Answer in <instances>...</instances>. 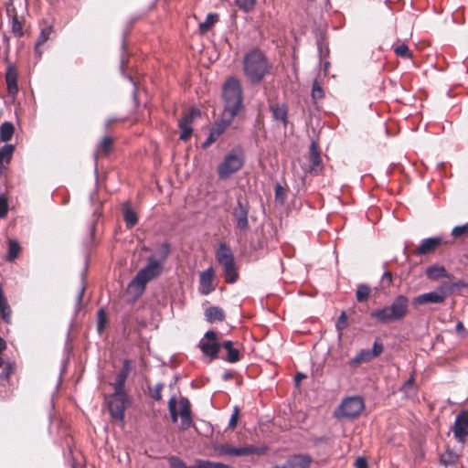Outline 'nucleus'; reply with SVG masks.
<instances>
[{
    "instance_id": "nucleus-1",
    "label": "nucleus",
    "mask_w": 468,
    "mask_h": 468,
    "mask_svg": "<svg viewBox=\"0 0 468 468\" xmlns=\"http://www.w3.org/2000/svg\"><path fill=\"white\" fill-rule=\"evenodd\" d=\"M170 254V245L163 242L159 245L154 254L147 260V264L142 268L130 282V287H135L143 292L148 282L158 277L163 271V265Z\"/></svg>"
},
{
    "instance_id": "nucleus-2",
    "label": "nucleus",
    "mask_w": 468,
    "mask_h": 468,
    "mask_svg": "<svg viewBox=\"0 0 468 468\" xmlns=\"http://www.w3.org/2000/svg\"><path fill=\"white\" fill-rule=\"evenodd\" d=\"M224 111L222 115L227 122H232L242 107V89L239 80L229 77L223 85Z\"/></svg>"
},
{
    "instance_id": "nucleus-3",
    "label": "nucleus",
    "mask_w": 468,
    "mask_h": 468,
    "mask_svg": "<svg viewBox=\"0 0 468 468\" xmlns=\"http://www.w3.org/2000/svg\"><path fill=\"white\" fill-rule=\"evenodd\" d=\"M409 299L399 294L394 298L390 305L376 309L371 313V317L378 323L386 324L401 321L408 314Z\"/></svg>"
},
{
    "instance_id": "nucleus-4",
    "label": "nucleus",
    "mask_w": 468,
    "mask_h": 468,
    "mask_svg": "<svg viewBox=\"0 0 468 468\" xmlns=\"http://www.w3.org/2000/svg\"><path fill=\"white\" fill-rule=\"evenodd\" d=\"M243 70L250 82L259 83L269 72L268 60L261 51L251 50L243 58Z\"/></svg>"
},
{
    "instance_id": "nucleus-5",
    "label": "nucleus",
    "mask_w": 468,
    "mask_h": 468,
    "mask_svg": "<svg viewBox=\"0 0 468 468\" xmlns=\"http://www.w3.org/2000/svg\"><path fill=\"white\" fill-rule=\"evenodd\" d=\"M245 163V154L240 146H236L229 151L222 162L218 165L217 172L221 180L229 179L232 175L239 171Z\"/></svg>"
},
{
    "instance_id": "nucleus-6",
    "label": "nucleus",
    "mask_w": 468,
    "mask_h": 468,
    "mask_svg": "<svg viewBox=\"0 0 468 468\" xmlns=\"http://www.w3.org/2000/svg\"><path fill=\"white\" fill-rule=\"evenodd\" d=\"M129 402V397L125 390L114 389V392L107 399V404L112 418L123 422L124 411Z\"/></svg>"
},
{
    "instance_id": "nucleus-7",
    "label": "nucleus",
    "mask_w": 468,
    "mask_h": 468,
    "mask_svg": "<svg viewBox=\"0 0 468 468\" xmlns=\"http://www.w3.org/2000/svg\"><path fill=\"white\" fill-rule=\"evenodd\" d=\"M365 408L362 398L352 396L344 399L335 413L339 419H354L357 417Z\"/></svg>"
},
{
    "instance_id": "nucleus-8",
    "label": "nucleus",
    "mask_w": 468,
    "mask_h": 468,
    "mask_svg": "<svg viewBox=\"0 0 468 468\" xmlns=\"http://www.w3.org/2000/svg\"><path fill=\"white\" fill-rule=\"evenodd\" d=\"M450 288L446 285L441 284L434 291L420 294L413 298L412 305L419 307L428 303H442L449 296Z\"/></svg>"
},
{
    "instance_id": "nucleus-9",
    "label": "nucleus",
    "mask_w": 468,
    "mask_h": 468,
    "mask_svg": "<svg viewBox=\"0 0 468 468\" xmlns=\"http://www.w3.org/2000/svg\"><path fill=\"white\" fill-rule=\"evenodd\" d=\"M250 207L247 201L238 199L237 205L233 209V217L236 221V228L241 233H246L250 229L249 224Z\"/></svg>"
},
{
    "instance_id": "nucleus-10",
    "label": "nucleus",
    "mask_w": 468,
    "mask_h": 468,
    "mask_svg": "<svg viewBox=\"0 0 468 468\" xmlns=\"http://www.w3.org/2000/svg\"><path fill=\"white\" fill-rule=\"evenodd\" d=\"M453 437L458 442L464 443L468 437V410H461L451 428Z\"/></svg>"
},
{
    "instance_id": "nucleus-11",
    "label": "nucleus",
    "mask_w": 468,
    "mask_h": 468,
    "mask_svg": "<svg viewBox=\"0 0 468 468\" xmlns=\"http://www.w3.org/2000/svg\"><path fill=\"white\" fill-rule=\"evenodd\" d=\"M201 114L198 109L193 108L189 112L184 114V116L178 121V126L181 131L180 139L187 141L193 133L192 122L197 117Z\"/></svg>"
},
{
    "instance_id": "nucleus-12",
    "label": "nucleus",
    "mask_w": 468,
    "mask_h": 468,
    "mask_svg": "<svg viewBox=\"0 0 468 468\" xmlns=\"http://www.w3.org/2000/svg\"><path fill=\"white\" fill-rule=\"evenodd\" d=\"M383 345L376 340L373 344L372 349H362L356 356L352 358L351 365L356 366L362 362H368L373 358L378 356L383 352Z\"/></svg>"
},
{
    "instance_id": "nucleus-13",
    "label": "nucleus",
    "mask_w": 468,
    "mask_h": 468,
    "mask_svg": "<svg viewBox=\"0 0 468 468\" xmlns=\"http://www.w3.org/2000/svg\"><path fill=\"white\" fill-rule=\"evenodd\" d=\"M179 417L181 419L180 428L182 430H187L193 424V420L191 416V405L186 398H181L179 399Z\"/></svg>"
},
{
    "instance_id": "nucleus-14",
    "label": "nucleus",
    "mask_w": 468,
    "mask_h": 468,
    "mask_svg": "<svg viewBox=\"0 0 468 468\" xmlns=\"http://www.w3.org/2000/svg\"><path fill=\"white\" fill-rule=\"evenodd\" d=\"M214 271L212 268H208L204 271L200 272L199 276V292L203 295H207L215 290L213 284Z\"/></svg>"
},
{
    "instance_id": "nucleus-15",
    "label": "nucleus",
    "mask_w": 468,
    "mask_h": 468,
    "mask_svg": "<svg viewBox=\"0 0 468 468\" xmlns=\"http://www.w3.org/2000/svg\"><path fill=\"white\" fill-rule=\"evenodd\" d=\"M230 123L231 122H227L225 120V116L222 115L220 122L217 123L216 126L209 132L207 138L202 144V147L206 149L214 142H216Z\"/></svg>"
},
{
    "instance_id": "nucleus-16",
    "label": "nucleus",
    "mask_w": 468,
    "mask_h": 468,
    "mask_svg": "<svg viewBox=\"0 0 468 468\" xmlns=\"http://www.w3.org/2000/svg\"><path fill=\"white\" fill-rule=\"evenodd\" d=\"M443 239L441 237H431L428 239H422L420 244L418 246L416 250V253L418 255L428 254L433 250H435L441 243Z\"/></svg>"
},
{
    "instance_id": "nucleus-17",
    "label": "nucleus",
    "mask_w": 468,
    "mask_h": 468,
    "mask_svg": "<svg viewBox=\"0 0 468 468\" xmlns=\"http://www.w3.org/2000/svg\"><path fill=\"white\" fill-rule=\"evenodd\" d=\"M132 370V362L129 359H125L122 362V368L118 372L115 382H114V389L117 390H125V381Z\"/></svg>"
},
{
    "instance_id": "nucleus-18",
    "label": "nucleus",
    "mask_w": 468,
    "mask_h": 468,
    "mask_svg": "<svg viewBox=\"0 0 468 468\" xmlns=\"http://www.w3.org/2000/svg\"><path fill=\"white\" fill-rule=\"evenodd\" d=\"M218 262L223 267L235 261L231 249L226 243H220L216 252Z\"/></svg>"
},
{
    "instance_id": "nucleus-19",
    "label": "nucleus",
    "mask_w": 468,
    "mask_h": 468,
    "mask_svg": "<svg viewBox=\"0 0 468 468\" xmlns=\"http://www.w3.org/2000/svg\"><path fill=\"white\" fill-rule=\"evenodd\" d=\"M309 162L311 172L317 173L322 169V159L318 150V145L314 141H313L309 146Z\"/></svg>"
},
{
    "instance_id": "nucleus-20",
    "label": "nucleus",
    "mask_w": 468,
    "mask_h": 468,
    "mask_svg": "<svg viewBox=\"0 0 468 468\" xmlns=\"http://www.w3.org/2000/svg\"><path fill=\"white\" fill-rule=\"evenodd\" d=\"M6 13H7V16L11 19L12 33L15 36L21 37L24 35V30H23V21L24 20H23V18L22 17L20 18L16 15L15 7L7 8Z\"/></svg>"
},
{
    "instance_id": "nucleus-21",
    "label": "nucleus",
    "mask_w": 468,
    "mask_h": 468,
    "mask_svg": "<svg viewBox=\"0 0 468 468\" xmlns=\"http://www.w3.org/2000/svg\"><path fill=\"white\" fill-rule=\"evenodd\" d=\"M5 81L7 91L11 95H15L18 91L17 72L13 65L8 66L5 72Z\"/></svg>"
},
{
    "instance_id": "nucleus-22",
    "label": "nucleus",
    "mask_w": 468,
    "mask_h": 468,
    "mask_svg": "<svg viewBox=\"0 0 468 468\" xmlns=\"http://www.w3.org/2000/svg\"><path fill=\"white\" fill-rule=\"evenodd\" d=\"M198 346L202 353L210 359L217 357L219 350V345L217 342L201 340Z\"/></svg>"
},
{
    "instance_id": "nucleus-23",
    "label": "nucleus",
    "mask_w": 468,
    "mask_h": 468,
    "mask_svg": "<svg viewBox=\"0 0 468 468\" xmlns=\"http://www.w3.org/2000/svg\"><path fill=\"white\" fill-rule=\"evenodd\" d=\"M271 111L273 120L282 122L283 126L286 127L288 122L287 107L284 104H275L271 106Z\"/></svg>"
},
{
    "instance_id": "nucleus-24",
    "label": "nucleus",
    "mask_w": 468,
    "mask_h": 468,
    "mask_svg": "<svg viewBox=\"0 0 468 468\" xmlns=\"http://www.w3.org/2000/svg\"><path fill=\"white\" fill-rule=\"evenodd\" d=\"M11 307L8 304L5 296L4 295L2 284L0 283V315L6 324L11 323Z\"/></svg>"
},
{
    "instance_id": "nucleus-25",
    "label": "nucleus",
    "mask_w": 468,
    "mask_h": 468,
    "mask_svg": "<svg viewBox=\"0 0 468 468\" xmlns=\"http://www.w3.org/2000/svg\"><path fill=\"white\" fill-rule=\"evenodd\" d=\"M266 447H256L252 445L244 446V447H235V455L234 456H245L250 454H262L266 452Z\"/></svg>"
},
{
    "instance_id": "nucleus-26",
    "label": "nucleus",
    "mask_w": 468,
    "mask_h": 468,
    "mask_svg": "<svg viewBox=\"0 0 468 468\" xmlns=\"http://www.w3.org/2000/svg\"><path fill=\"white\" fill-rule=\"evenodd\" d=\"M123 218L128 229L133 228L137 222L138 218L136 212L130 207L127 204L123 205Z\"/></svg>"
},
{
    "instance_id": "nucleus-27",
    "label": "nucleus",
    "mask_w": 468,
    "mask_h": 468,
    "mask_svg": "<svg viewBox=\"0 0 468 468\" xmlns=\"http://www.w3.org/2000/svg\"><path fill=\"white\" fill-rule=\"evenodd\" d=\"M426 275L430 280L437 281L443 276H447V271L444 266L431 265L427 268Z\"/></svg>"
},
{
    "instance_id": "nucleus-28",
    "label": "nucleus",
    "mask_w": 468,
    "mask_h": 468,
    "mask_svg": "<svg viewBox=\"0 0 468 468\" xmlns=\"http://www.w3.org/2000/svg\"><path fill=\"white\" fill-rule=\"evenodd\" d=\"M168 463L170 468H202V460L199 459L196 460L193 465L187 466L186 463L177 456H170L168 458Z\"/></svg>"
},
{
    "instance_id": "nucleus-29",
    "label": "nucleus",
    "mask_w": 468,
    "mask_h": 468,
    "mask_svg": "<svg viewBox=\"0 0 468 468\" xmlns=\"http://www.w3.org/2000/svg\"><path fill=\"white\" fill-rule=\"evenodd\" d=\"M206 319L209 323L222 321L225 318L224 312L217 306H210L205 312Z\"/></svg>"
},
{
    "instance_id": "nucleus-30",
    "label": "nucleus",
    "mask_w": 468,
    "mask_h": 468,
    "mask_svg": "<svg viewBox=\"0 0 468 468\" xmlns=\"http://www.w3.org/2000/svg\"><path fill=\"white\" fill-rule=\"evenodd\" d=\"M225 280L228 283H234L237 282L239 274L237 271L236 262L233 261L229 265L223 267Z\"/></svg>"
},
{
    "instance_id": "nucleus-31",
    "label": "nucleus",
    "mask_w": 468,
    "mask_h": 468,
    "mask_svg": "<svg viewBox=\"0 0 468 468\" xmlns=\"http://www.w3.org/2000/svg\"><path fill=\"white\" fill-rule=\"evenodd\" d=\"M223 347L228 352L227 361L229 363H236L239 360V351L233 347V342L227 340L222 344Z\"/></svg>"
},
{
    "instance_id": "nucleus-32",
    "label": "nucleus",
    "mask_w": 468,
    "mask_h": 468,
    "mask_svg": "<svg viewBox=\"0 0 468 468\" xmlns=\"http://www.w3.org/2000/svg\"><path fill=\"white\" fill-rule=\"evenodd\" d=\"M218 15L209 13L207 15L205 21L199 23L198 28L201 35H205L217 22Z\"/></svg>"
},
{
    "instance_id": "nucleus-33",
    "label": "nucleus",
    "mask_w": 468,
    "mask_h": 468,
    "mask_svg": "<svg viewBox=\"0 0 468 468\" xmlns=\"http://www.w3.org/2000/svg\"><path fill=\"white\" fill-rule=\"evenodd\" d=\"M14 133V125L10 122H5L0 126V139L2 142H7Z\"/></svg>"
},
{
    "instance_id": "nucleus-34",
    "label": "nucleus",
    "mask_w": 468,
    "mask_h": 468,
    "mask_svg": "<svg viewBox=\"0 0 468 468\" xmlns=\"http://www.w3.org/2000/svg\"><path fill=\"white\" fill-rule=\"evenodd\" d=\"M16 370V364L8 362L5 364L2 372L0 373V382H8L10 377L14 374Z\"/></svg>"
},
{
    "instance_id": "nucleus-35",
    "label": "nucleus",
    "mask_w": 468,
    "mask_h": 468,
    "mask_svg": "<svg viewBox=\"0 0 468 468\" xmlns=\"http://www.w3.org/2000/svg\"><path fill=\"white\" fill-rule=\"evenodd\" d=\"M13 151H14V146L11 144L4 145L3 148L0 150V174L2 173V170L4 167V165H3L4 161L6 160V162H9V160L11 159Z\"/></svg>"
},
{
    "instance_id": "nucleus-36",
    "label": "nucleus",
    "mask_w": 468,
    "mask_h": 468,
    "mask_svg": "<svg viewBox=\"0 0 468 468\" xmlns=\"http://www.w3.org/2000/svg\"><path fill=\"white\" fill-rule=\"evenodd\" d=\"M20 250V245L16 240H9L6 256L7 260L10 261H14L18 256Z\"/></svg>"
},
{
    "instance_id": "nucleus-37",
    "label": "nucleus",
    "mask_w": 468,
    "mask_h": 468,
    "mask_svg": "<svg viewBox=\"0 0 468 468\" xmlns=\"http://www.w3.org/2000/svg\"><path fill=\"white\" fill-rule=\"evenodd\" d=\"M370 293L369 286L366 284H359L356 292V297L357 302L362 303L367 300Z\"/></svg>"
},
{
    "instance_id": "nucleus-38",
    "label": "nucleus",
    "mask_w": 468,
    "mask_h": 468,
    "mask_svg": "<svg viewBox=\"0 0 468 468\" xmlns=\"http://www.w3.org/2000/svg\"><path fill=\"white\" fill-rule=\"evenodd\" d=\"M53 33V27L52 26H47L44 28L41 29V32L37 37V46H42L44 43H46L49 38L50 36Z\"/></svg>"
},
{
    "instance_id": "nucleus-39",
    "label": "nucleus",
    "mask_w": 468,
    "mask_h": 468,
    "mask_svg": "<svg viewBox=\"0 0 468 468\" xmlns=\"http://www.w3.org/2000/svg\"><path fill=\"white\" fill-rule=\"evenodd\" d=\"M239 8L244 12L251 11L256 4V0H235Z\"/></svg>"
},
{
    "instance_id": "nucleus-40",
    "label": "nucleus",
    "mask_w": 468,
    "mask_h": 468,
    "mask_svg": "<svg viewBox=\"0 0 468 468\" xmlns=\"http://www.w3.org/2000/svg\"><path fill=\"white\" fill-rule=\"evenodd\" d=\"M168 410L171 416V420L174 423H176L178 420V411L176 410V397H172L168 401Z\"/></svg>"
},
{
    "instance_id": "nucleus-41",
    "label": "nucleus",
    "mask_w": 468,
    "mask_h": 468,
    "mask_svg": "<svg viewBox=\"0 0 468 468\" xmlns=\"http://www.w3.org/2000/svg\"><path fill=\"white\" fill-rule=\"evenodd\" d=\"M347 327V316L346 312H342L335 323V328L338 335H341L342 332Z\"/></svg>"
},
{
    "instance_id": "nucleus-42",
    "label": "nucleus",
    "mask_w": 468,
    "mask_h": 468,
    "mask_svg": "<svg viewBox=\"0 0 468 468\" xmlns=\"http://www.w3.org/2000/svg\"><path fill=\"white\" fill-rule=\"evenodd\" d=\"M113 141L111 137L105 136L100 145L98 146V151H101L104 154H108L112 146Z\"/></svg>"
},
{
    "instance_id": "nucleus-43",
    "label": "nucleus",
    "mask_w": 468,
    "mask_h": 468,
    "mask_svg": "<svg viewBox=\"0 0 468 468\" xmlns=\"http://www.w3.org/2000/svg\"><path fill=\"white\" fill-rule=\"evenodd\" d=\"M394 52L397 56L402 58H410L411 53L409 47L406 44H401L394 48Z\"/></svg>"
},
{
    "instance_id": "nucleus-44",
    "label": "nucleus",
    "mask_w": 468,
    "mask_h": 468,
    "mask_svg": "<svg viewBox=\"0 0 468 468\" xmlns=\"http://www.w3.org/2000/svg\"><path fill=\"white\" fill-rule=\"evenodd\" d=\"M443 285H446L450 288L449 295H451L454 289L468 288V282H466L463 280H459L452 283L444 282Z\"/></svg>"
},
{
    "instance_id": "nucleus-45",
    "label": "nucleus",
    "mask_w": 468,
    "mask_h": 468,
    "mask_svg": "<svg viewBox=\"0 0 468 468\" xmlns=\"http://www.w3.org/2000/svg\"><path fill=\"white\" fill-rule=\"evenodd\" d=\"M312 97L314 100H319L324 97V90L316 80L313 83Z\"/></svg>"
},
{
    "instance_id": "nucleus-46",
    "label": "nucleus",
    "mask_w": 468,
    "mask_h": 468,
    "mask_svg": "<svg viewBox=\"0 0 468 468\" xmlns=\"http://www.w3.org/2000/svg\"><path fill=\"white\" fill-rule=\"evenodd\" d=\"M8 213L7 198L4 195H0V218H5Z\"/></svg>"
},
{
    "instance_id": "nucleus-47",
    "label": "nucleus",
    "mask_w": 468,
    "mask_h": 468,
    "mask_svg": "<svg viewBox=\"0 0 468 468\" xmlns=\"http://www.w3.org/2000/svg\"><path fill=\"white\" fill-rule=\"evenodd\" d=\"M218 451L222 455L234 456L235 455V447H232L229 444H223L218 448Z\"/></svg>"
},
{
    "instance_id": "nucleus-48",
    "label": "nucleus",
    "mask_w": 468,
    "mask_h": 468,
    "mask_svg": "<svg viewBox=\"0 0 468 468\" xmlns=\"http://www.w3.org/2000/svg\"><path fill=\"white\" fill-rule=\"evenodd\" d=\"M202 468H232L231 466L222 463H214L210 461L202 460Z\"/></svg>"
},
{
    "instance_id": "nucleus-49",
    "label": "nucleus",
    "mask_w": 468,
    "mask_h": 468,
    "mask_svg": "<svg viewBox=\"0 0 468 468\" xmlns=\"http://www.w3.org/2000/svg\"><path fill=\"white\" fill-rule=\"evenodd\" d=\"M468 230V222L462 226H456L452 230V236L454 238H459L463 236Z\"/></svg>"
},
{
    "instance_id": "nucleus-50",
    "label": "nucleus",
    "mask_w": 468,
    "mask_h": 468,
    "mask_svg": "<svg viewBox=\"0 0 468 468\" xmlns=\"http://www.w3.org/2000/svg\"><path fill=\"white\" fill-rule=\"evenodd\" d=\"M275 199L281 204L285 200V191L280 184H277L275 186Z\"/></svg>"
},
{
    "instance_id": "nucleus-51",
    "label": "nucleus",
    "mask_w": 468,
    "mask_h": 468,
    "mask_svg": "<svg viewBox=\"0 0 468 468\" xmlns=\"http://www.w3.org/2000/svg\"><path fill=\"white\" fill-rule=\"evenodd\" d=\"M105 323H106L105 313H104L103 309H100L98 311V326H97L98 331L100 333L104 329Z\"/></svg>"
},
{
    "instance_id": "nucleus-52",
    "label": "nucleus",
    "mask_w": 468,
    "mask_h": 468,
    "mask_svg": "<svg viewBox=\"0 0 468 468\" xmlns=\"http://www.w3.org/2000/svg\"><path fill=\"white\" fill-rule=\"evenodd\" d=\"M163 387H164V385L162 383H158L154 386V389L151 392V397L154 399H155V400L161 399V398H162L161 391L163 389Z\"/></svg>"
},
{
    "instance_id": "nucleus-53",
    "label": "nucleus",
    "mask_w": 468,
    "mask_h": 468,
    "mask_svg": "<svg viewBox=\"0 0 468 468\" xmlns=\"http://www.w3.org/2000/svg\"><path fill=\"white\" fill-rule=\"evenodd\" d=\"M239 415V409L238 406H235L233 409V413H232L229 422V428H234L237 425Z\"/></svg>"
},
{
    "instance_id": "nucleus-54",
    "label": "nucleus",
    "mask_w": 468,
    "mask_h": 468,
    "mask_svg": "<svg viewBox=\"0 0 468 468\" xmlns=\"http://www.w3.org/2000/svg\"><path fill=\"white\" fill-rule=\"evenodd\" d=\"M413 384H414V377L410 376V378L401 387V390L404 393L408 394L410 392V390L412 388Z\"/></svg>"
},
{
    "instance_id": "nucleus-55",
    "label": "nucleus",
    "mask_w": 468,
    "mask_h": 468,
    "mask_svg": "<svg viewBox=\"0 0 468 468\" xmlns=\"http://www.w3.org/2000/svg\"><path fill=\"white\" fill-rule=\"evenodd\" d=\"M441 462L444 465H448L454 463V457L452 453H446L441 456Z\"/></svg>"
},
{
    "instance_id": "nucleus-56",
    "label": "nucleus",
    "mask_w": 468,
    "mask_h": 468,
    "mask_svg": "<svg viewBox=\"0 0 468 468\" xmlns=\"http://www.w3.org/2000/svg\"><path fill=\"white\" fill-rule=\"evenodd\" d=\"M356 468H367V459L364 457H357L355 462Z\"/></svg>"
},
{
    "instance_id": "nucleus-57",
    "label": "nucleus",
    "mask_w": 468,
    "mask_h": 468,
    "mask_svg": "<svg viewBox=\"0 0 468 468\" xmlns=\"http://www.w3.org/2000/svg\"><path fill=\"white\" fill-rule=\"evenodd\" d=\"M455 330H456V333L461 335V336H464L465 334H466V330H465V327L463 325V324L462 322H458L457 324H456V327H455Z\"/></svg>"
},
{
    "instance_id": "nucleus-58",
    "label": "nucleus",
    "mask_w": 468,
    "mask_h": 468,
    "mask_svg": "<svg viewBox=\"0 0 468 468\" xmlns=\"http://www.w3.org/2000/svg\"><path fill=\"white\" fill-rule=\"evenodd\" d=\"M84 291H85V285L82 283V285H81V287L80 289V292H78L77 299H76V304H77L78 307L81 303V301H82V298H83V294H84Z\"/></svg>"
},
{
    "instance_id": "nucleus-59",
    "label": "nucleus",
    "mask_w": 468,
    "mask_h": 468,
    "mask_svg": "<svg viewBox=\"0 0 468 468\" xmlns=\"http://www.w3.org/2000/svg\"><path fill=\"white\" fill-rule=\"evenodd\" d=\"M392 282V274L390 271H385L382 276V282H387L389 285Z\"/></svg>"
},
{
    "instance_id": "nucleus-60",
    "label": "nucleus",
    "mask_w": 468,
    "mask_h": 468,
    "mask_svg": "<svg viewBox=\"0 0 468 468\" xmlns=\"http://www.w3.org/2000/svg\"><path fill=\"white\" fill-rule=\"evenodd\" d=\"M216 337H217V335L214 331L209 330L205 334V338H207V341L216 342Z\"/></svg>"
},
{
    "instance_id": "nucleus-61",
    "label": "nucleus",
    "mask_w": 468,
    "mask_h": 468,
    "mask_svg": "<svg viewBox=\"0 0 468 468\" xmlns=\"http://www.w3.org/2000/svg\"><path fill=\"white\" fill-rule=\"evenodd\" d=\"M40 47H41V46H37V43L36 42V45H35V53H36V55H37V57L38 58H41V55H42V50L40 49Z\"/></svg>"
},
{
    "instance_id": "nucleus-62",
    "label": "nucleus",
    "mask_w": 468,
    "mask_h": 468,
    "mask_svg": "<svg viewBox=\"0 0 468 468\" xmlns=\"http://www.w3.org/2000/svg\"><path fill=\"white\" fill-rule=\"evenodd\" d=\"M126 78H127L131 82H133V86H134V90H133V97L135 98V97H136V93H137L138 87H137L136 83L133 80V79H132V77H131V76H126Z\"/></svg>"
},
{
    "instance_id": "nucleus-63",
    "label": "nucleus",
    "mask_w": 468,
    "mask_h": 468,
    "mask_svg": "<svg viewBox=\"0 0 468 468\" xmlns=\"http://www.w3.org/2000/svg\"><path fill=\"white\" fill-rule=\"evenodd\" d=\"M304 378H305V375L303 373H297L294 377V380L296 383H299Z\"/></svg>"
},
{
    "instance_id": "nucleus-64",
    "label": "nucleus",
    "mask_w": 468,
    "mask_h": 468,
    "mask_svg": "<svg viewBox=\"0 0 468 468\" xmlns=\"http://www.w3.org/2000/svg\"><path fill=\"white\" fill-rule=\"evenodd\" d=\"M117 121H118L117 119H108V120L106 121V123H105V124H106V126H107V127H109L112 123H113V122H117Z\"/></svg>"
}]
</instances>
